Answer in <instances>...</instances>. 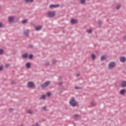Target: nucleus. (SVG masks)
<instances>
[{"label": "nucleus", "instance_id": "f257e3e1", "mask_svg": "<svg viewBox=\"0 0 126 126\" xmlns=\"http://www.w3.org/2000/svg\"><path fill=\"white\" fill-rule=\"evenodd\" d=\"M69 103L70 106H71L72 107H75V106H76L77 104V102L74 99V97H72L71 99L70 100Z\"/></svg>", "mask_w": 126, "mask_h": 126}, {"label": "nucleus", "instance_id": "f03ea898", "mask_svg": "<svg viewBox=\"0 0 126 126\" xmlns=\"http://www.w3.org/2000/svg\"><path fill=\"white\" fill-rule=\"evenodd\" d=\"M50 84H51V82L50 81H48L46 82L45 83L41 84L40 85V87L41 88H46V87H48V86H49V85H50Z\"/></svg>", "mask_w": 126, "mask_h": 126}, {"label": "nucleus", "instance_id": "7ed1b4c3", "mask_svg": "<svg viewBox=\"0 0 126 126\" xmlns=\"http://www.w3.org/2000/svg\"><path fill=\"white\" fill-rule=\"evenodd\" d=\"M47 15H48V17L52 18L54 17V16H55V15H56V12L50 11L47 13Z\"/></svg>", "mask_w": 126, "mask_h": 126}, {"label": "nucleus", "instance_id": "20e7f679", "mask_svg": "<svg viewBox=\"0 0 126 126\" xmlns=\"http://www.w3.org/2000/svg\"><path fill=\"white\" fill-rule=\"evenodd\" d=\"M27 87L28 88H35V84L33 82H29L27 84Z\"/></svg>", "mask_w": 126, "mask_h": 126}, {"label": "nucleus", "instance_id": "39448f33", "mask_svg": "<svg viewBox=\"0 0 126 126\" xmlns=\"http://www.w3.org/2000/svg\"><path fill=\"white\" fill-rule=\"evenodd\" d=\"M115 62H110L108 64V69H112V68H114V67H115Z\"/></svg>", "mask_w": 126, "mask_h": 126}, {"label": "nucleus", "instance_id": "423d86ee", "mask_svg": "<svg viewBox=\"0 0 126 126\" xmlns=\"http://www.w3.org/2000/svg\"><path fill=\"white\" fill-rule=\"evenodd\" d=\"M71 24H76L77 23V20L74 19H71L70 20Z\"/></svg>", "mask_w": 126, "mask_h": 126}, {"label": "nucleus", "instance_id": "0eeeda50", "mask_svg": "<svg viewBox=\"0 0 126 126\" xmlns=\"http://www.w3.org/2000/svg\"><path fill=\"white\" fill-rule=\"evenodd\" d=\"M120 61L121 63H126V58L124 57H121L120 58Z\"/></svg>", "mask_w": 126, "mask_h": 126}, {"label": "nucleus", "instance_id": "6e6552de", "mask_svg": "<svg viewBox=\"0 0 126 126\" xmlns=\"http://www.w3.org/2000/svg\"><path fill=\"white\" fill-rule=\"evenodd\" d=\"M59 4H57V5L51 4L49 6V8H56V7H59Z\"/></svg>", "mask_w": 126, "mask_h": 126}, {"label": "nucleus", "instance_id": "1a4fd4ad", "mask_svg": "<svg viewBox=\"0 0 126 126\" xmlns=\"http://www.w3.org/2000/svg\"><path fill=\"white\" fill-rule=\"evenodd\" d=\"M13 20H14V18H13V17H12V16H9L8 18V21L10 23L12 22V21H13Z\"/></svg>", "mask_w": 126, "mask_h": 126}, {"label": "nucleus", "instance_id": "9d476101", "mask_svg": "<svg viewBox=\"0 0 126 126\" xmlns=\"http://www.w3.org/2000/svg\"><path fill=\"white\" fill-rule=\"evenodd\" d=\"M42 26H37L36 27H35V30L36 31H40V30H41V29H42Z\"/></svg>", "mask_w": 126, "mask_h": 126}, {"label": "nucleus", "instance_id": "9b49d317", "mask_svg": "<svg viewBox=\"0 0 126 126\" xmlns=\"http://www.w3.org/2000/svg\"><path fill=\"white\" fill-rule=\"evenodd\" d=\"M121 87H123V88L126 87V81H122V84H121Z\"/></svg>", "mask_w": 126, "mask_h": 126}, {"label": "nucleus", "instance_id": "f8f14e48", "mask_svg": "<svg viewBox=\"0 0 126 126\" xmlns=\"http://www.w3.org/2000/svg\"><path fill=\"white\" fill-rule=\"evenodd\" d=\"M23 59H27L28 58V54L25 53L22 55Z\"/></svg>", "mask_w": 126, "mask_h": 126}, {"label": "nucleus", "instance_id": "ddd939ff", "mask_svg": "<svg viewBox=\"0 0 126 126\" xmlns=\"http://www.w3.org/2000/svg\"><path fill=\"white\" fill-rule=\"evenodd\" d=\"M120 95H124V94H125V93H126V90L124 89V90H121L120 91Z\"/></svg>", "mask_w": 126, "mask_h": 126}, {"label": "nucleus", "instance_id": "4468645a", "mask_svg": "<svg viewBox=\"0 0 126 126\" xmlns=\"http://www.w3.org/2000/svg\"><path fill=\"white\" fill-rule=\"evenodd\" d=\"M26 3H29V2H33L34 0H23Z\"/></svg>", "mask_w": 126, "mask_h": 126}, {"label": "nucleus", "instance_id": "2eb2a0df", "mask_svg": "<svg viewBox=\"0 0 126 126\" xmlns=\"http://www.w3.org/2000/svg\"><path fill=\"white\" fill-rule=\"evenodd\" d=\"M31 66V63H27L26 64V67L27 68H30V67Z\"/></svg>", "mask_w": 126, "mask_h": 126}, {"label": "nucleus", "instance_id": "dca6fc26", "mask_svg": "<svg viewBox=\"0 0 126 126\" xmlns=\"http://www.w3.org/2000/svg\"><path fill=\"white\" fill-rule=\"evenodd\" d=\"M23 34L26 36V37H28L29 36V32H28L24 31Z\"/></svg>", "mask_w": 126, "mask_h": 126}, {"label": "nucleus", "instance_id": "f3484780", "mask_svg": "<svg viewBox=\"0 0 126 126\" xmlns=\"http://www.w3.org/2000/svg\"><path fill=\"white\" fill-rule=\"evenodd\" d=\"M100 60L101 61H105V60H107V57H106V56H101L100 58Z\"/></svg>", "mask_w": 126, "mask_h": 126}, {"label": "nucleus", "instance_id": "a211bd4d", "mask_svg": "<svg viewBox=\"0 0 126 126\" xmlns=\"http://www.w3.org/2000/svg\"><path fill=\"white\" fill-rule=\"evenodd\" d=\"M91 106H96V103L94 101H92L91 102Z\"/></svg>", "mask_w": 126, "mask_h": 126}, {"label": "nucleus", "instance_id": "6ab92c4d", "mask_svg": "<svg viewBox=\"0 0 126 126\" xmlns=\"http://www.w3.org/2000/svg\"><path fill=\"white\" fill-rule=\"evenodd\" d=\"M91 58L93 61H94V60L96 59V56H95L94 54H92Z\"/></svg>", "mask_w": 126, "mask_h": 126}, {"label": "nucleus", "instance_id": "aec40b11", "mask_svg": "<svg viewBox=\"0 0 126 126\" xmlns=\"http://www.w3.org/2000/svg\"><path fill=\"white\" fill-rule=\"evenodd\" d=\"M46 98V95L45 94L42 95L40 96V99L41 100H44V99Z\"/></svg>", "mask_w": 126, "mask_h": 126}, {"label": "nucleus", "instance_id": "412c9836", "mask_svg": "<svg viewBox=\"0 0 126 126\" xmlns=\"http://www.w3.org/2000/svg\"><path fill=\"white\" fill-rule=\"evenodd\" d=\"M86 0H80V3H81V4H84L85 3V1Z\"/></svg>", "mask_w": 126, "mask_h": 126}, {"label": "nucleus", "instance_id": "4be33fe9", "mask_svg": "<svg viewBox=\"0 0 126 126\" xmlns=\"http://www.w3.org/2000/svg\"><path fill=\"white\" fill-rule=\"evenodd\" d=\"M28 58L30 60H32V59H33V55H32V54L29 55Z\"/></svg>", "mask_w": 126, "mask_h": 126}, {"label": "nucleus", "instance_id": "5701e85b", "mask_svg": "<svg viewBox=\"0 0 126 126\" xmlns=\"http://www.w3.org/2000/svg\"><path fill=\"white\" fill-rule=\"evenodd\" d=\"M75 89H76V90H78L82 89V88L76 86L75 87Z\"/></svg>", "mask_w": 126, "mask_h": 126}, {"label": "nucleus", "instance_id": "b1692460", "mask_svg": "<svg viewBox=\"0 0 126 126\" xmlns=\"http://www.w3.org/2000/svg\"><path fill=\"white\" fill-rule=\"evenodd\" d=\"M26 22H27V20H26V19L23 20L22 21V23L23 24H25V23H26Z\"/></svg>", "mask_w": 126, "mask_h": 126}, {"label": "nucleus", "instance_id": "393cba45", "mask_svg": "<svg viewBox=\"0 0 126 126\" xmlns=\"http://www.w3.org/2000/svg\"><path fill=\"white\" fill-rule=\"evenodd\" d=\"M87 32L88 34H91V33H92V30H88Z\"/></svg>", "mask_w": 126, "mask_h": 126}, {"label": "nucleus", "instance_id": "a878e982", "mask_svg": "<svg viewBox=\"0 0 126 126\" xmlns=\"http://www.w3.org/2000/svg\"><path fill=\"white\" fill-rule=\"evenodd\" d=\"M27 113H28V114H32V113H33V112H32V110H28L27 111Z\"/></svg>", "mask_w": 126, "mask_h": 126}, {"label": "nucleus", "instance_id": "bb28decb", "mask_svg": "<svg viewBox=\"0 0 126 126\" xmlns=\"http://www.w3.org/2000/svg\"><path fill=\"white\" fill-rule=\"evenodd\" d=\"M46 96H47V97H50V96H51V93L50 92H48L46 94Z\"/></svg>", "mask_w": 126, "mask_h": 126}, {"label": "nucleus", "instance_id": "cd10ccee", "mask_svg": "<svg viewBox=\"0 0 126 126\" xmlns=\"http://www.w3.org/2000/svg\"><path fill=\"white\" fill-rule=\"evenodd\" d=\"M103 22H102V21H99L98 22V25H99V26H101V25H102Z\"/></svg>", "mask_w": 126, "mask_h": 126}, {"label": "nucleus", "instance_id": "c85d7f7f", "mask_svg": "<svg viewBox=\"0 0 126 126\" xmlns=\"http://www.w3.org/2000/svg\"><path fill=\"white\" fill-rule=\"evenodd\" d=\"M3 53V50L0 49V55H2Z\"/></svg>", "mask_w": 126, "mask_h": 126}, {"label": "nucleus", "instance_id": "c756f323", "mask_svg": "<svg viewBox=\"0 0 126 126\" xmlns=\"http://www.w3.org/2000/svg\"><path fill=\"white\" fill-rule=\"evenodd\" d=\"M2 69H3V66L2 65L0 66V71H1Z\"/></svg>", "mask_w": 126, "mask_h": 126}, {"label": "nucleus", "instance_id": "7c9ffc66", "mask_svg": "<svg viewBox=\"0 0 126 126\" xmlns=\"http://www.w3.org/2000/svg\"><path fill=\"white\" fill-rule=\"evenodd\" d=\"M78 117H79V115L78 114H75L74 115V118H75V119H77V118H78Z\"/></svg>", "mask_w": 126, "mask_h": 126}, {"label": "nucleus", "instance_id": "2f4dec72", "mask_svg": "<svg viewBox=\"0 0 126 126\" xmlns=\"http://www.w3.org/2000/svg\"><path fill=\"white\" fill-rule=\"evenodd\" d=\"M40 125L38 123H35L34 125H33L32 126H39Z\"/></svg>", "mask_w": 126, "mask_h": 126}, {"label": "nucleus", "instance_id": "473e14b6", "mask_svg": "<svg viewBox=\"0 0 126 126\" xmlns=\"http://www.w3.org/2000/svg\"><path fill=\"white\" fill-rule=\"evenodd\" d=\"M29 48H30L31 49H34V47L31 44L29 45Z\"/></svg>", "mask_w": 126, "mask_h": 126}, {"label": "nucleus", "instance_id": "72a5a7b5", "mask_svg": "<svg viewBox=\"0 0 126 126\" xmlns=\"http://www.w3.org/2000/svg\"><path fill=\"white\" fill-rule=\"evenodd\" d=\"M120 7H121V6H120V5H118L116 6V9H120Z\"/></svg>", "mask_w": 126, "mask_h": 126}, {"label": "nucleus", "instance_id": "f704fd0d", "mask_svg": "<svg viewBox=\"0 0 126 126\" xmlns=\"http://www.w3.org/2000/svg\"><path fill=\"white\" fill-rule=\"evenodd\" d=\"M49 64H50V62H47L46 63H45V65L48 66L49 65Z\"/></svg>", "mask_w": 126, "mask_h": 126}, {"label": "nucleus", "instance_id": "c9c22d12", "mask_svg": "<svg viewBox=\"0 0 126 126\" xmlns=\"http://www.w3.org/2000/svg\"><path fill=\"white\" fill-rule=\"evenodd\" d=\"M62 84H63V82H60L58 83V85L59 86L62 85Z\"/></svg>", "mask_w": 126, "mask_h": 126}, {"label": "nucleus", "instance_id": "e433bc0d", "mask_svg": "<svg viewBox=\"0 0 126 126\" xmlns=\"http://www.w3.org/2000/svg\"><path fill=\"white\" fill-rule=\"evenodd\" d=\"M5 66L6 68L8 67V66H9V64H5Z\"/></svg>", "mask_w": 126, "mask_h": 126}, {"label": "nucleus", "instance_id": "4c0bfd02", "mask_svg": "<svg viewBox=\"0 0 126 126\" xmlns=\"http://www.w3.org/2000/svg\"><path fill=\"white\" fill-rule=\"evenodd\" d=\"M57 63V61H56V60H53V64H55V63Z\"/></svg>", "mask_w": 126, "mask_h": 126}, {"label": "nucleus", "instance_id": "58836bf2", "mask_svg": "<svg viewBox=\"0 0 126 126\" xmlns=\"http://www.w3.org/2000/svg\"><path fill=\"white\" fill-rule=\"evenodd\" d=\"M62 76H60L59 77L58 79H59V80H62Z\"/></svg>", "mask_w": 126, "mask_h": 126}, {"label": "nucleus", "instance_id": "ea45409f", "mask_svg": "<svg viewBox=\"0 0 126 126\" xmlns=\"http://www.w3.org/2000/svg\"><path fill=\"white\" fill-rule=\"evenodd\" d=\"M123 39L125 41H126V35L124 36V37H123Z\"/></svg>", "mask_w": 126, "mask_h": 126}, {"label": "nucleus", "instance_id": "a19ab883", "mask_svg": "<svg viewBox=\"0 0 126 126\" xmlns=\"http://www.w3.org/2000/svg\"><path fill=\"white\" fill-rule=\"evenodd\" d=\"M12 111H13V109H12V108H10V109H9V111H10V112H12Z\"/></svg>", "mask_w": 126, "mask_h": 126}, {"label": "nucleus", "instance_id": "79ce46f5", "mask_svg": "<svg viewBox=\"0 0 126 126\" xmlns=\"http://www.w3.org/2000/svg\"><path fill=\"white\" fill-rule=\"evenodd\" d=\"M2 27V23H0V28Z\"/></svg>", "mask_w": 126, "mask_h": 126}, {"label": "nucleus", "instance_id": "37998d69", "mask_svg": "<svg viewBox=\"0 0 126 126\" xmlns=\"http://www.w3.org/2000/svg\"><path fill=\"white\" fill-rule=\"evenodd\" d=\"M42 109H43V110H46V107H45V106L43 107H42Z\"/></svg>", "mask_w": 126, "mask_h": 126}, {"label": "nucleus", "instance_id": "c03bdc74", "mask_svg": "<svg viewBox=\"0 0 126 126\" xmlns=\"http://www.w3.org/2000/svg\"><path fill=\"white\" fill-rule=\"evenodd\" d=\"M11 84H15V83H14V82H13V81H12V82H11Z\"/></svg>", "mask_w": 126, "mask_h": 126}, {"label": "nucleus", "instance_id": "a18cd8bd", "mask_svg": "<svg viewBox=\"0 0 126 126\" xmlns=\"http://www.w3.org/2000/svg\"><path fill=\"white\" fill-rule=\"evenodd\" d=\"M76 76H77V77H78V76H79V74H76Z\"/></svg>", "mask_w": 126, "mask_h": 126}, {"label": "nucleus", "instance_id": "49530a36", "mask_svg": "<svg viewBox=\"0 0 126 126\" xmlns=\"http://www.w3.org/2000/svg\"><path fill=\"white\" fill-rule=\"evenodd\" d=\"M19 126H23V125H20Z\"/></svg>", "mask_w": 126, "mask_h": 126}]
</instances>
